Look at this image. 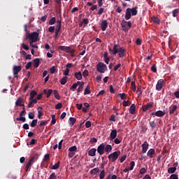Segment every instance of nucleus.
<instances>
[{"label":"nucleus","instance_id":"1","mask_svg":"<svg viewBox=\"0 0 179 179\" xmlns=\"http://www.w3.org/2000/svg\"><path fill=\"white\" fill-rule=\"evenodd\" d=\"M138 15V7H134L132 8H127L124 18L126 20H129L132 16H136Z\"/></svg>","mask_w":179,"mask_h":179},{"label":"nucleus","instance_id":"2","mask_svg":"<svg viewBox=\"0 0 179 179\" xmlns=\"http://www.w3.org/2000/svg\"><path fill=\"white\" fill-rule=\"evenodd\" d=\"M38 33L34 31L31 34H27L26 39L29 40V44H33V43H36L37 40H38Z\"/></svg>","mask_w":179,"mask_h":179},{"label":"nucleus","instance_id":"3","mask_svg":"<svg viewBox=\"0 0 179 179\" xmlns=\"http://www.w3.org/2000/svg\"><path fill=\"white\" fill-rule=\"evenodd\" d=\"M120 155H121V151H120V150L115 151V152L110 153L108 156V159L110 162V163H115V162H117V159H118V157H120Z\"/></svg>","mask_w":179,"mask_h":179},{"label":"nucleus","instance_id":"4","mask_svg":"<svg viewBox=\"0 0 179 179\" xmlns=\"http://www.w3.org/2000/svg\"><path fill=\"white\" fill-rule=\"evenodd\" d=\"M37 159H38V157L37 155H34L31 158H30L29 161L27 162L26 166H25V171H30V169H31V166L37 162Z\"/></svg>","mask_w":179,"mask_h":179},{"label":"nucleus","instance_id":"5","mask_svg":"<svg viewBox=\"0 0 179 179\" xmlns=\"http://www.w3.org/2000/svg\"><path fill=\"white\" fill-rule=\"evenodd\" d=\"M96 71L99 73H104L107 71V65L101 62H99L96 65Z\"/></svg>","mask_w":179,"mask_h":179},{"label":"nucleus","instance_id":"6","mask_svg":"<svg viewBox=\"0 0 179 179\" xmlns=\"http://www.w3.org/2000/svg\"><path fill=\"white\" fill-rule=\"evenodd\" d=\"M166 85V81L163 79H159L156 85V90L160 92L163 89V87Z\"/></svg>","mask_w":179,"mask_h":179},{"label":"nucleus","instance_id":"7","mask_svg":"<svg viewBox=\"0 0 179 179\" xmlns=\"http://www.w3.org/2000/svg\"><path fill=\"white\" fill-rule=\"evenodd\" d=\"M22 71V66H14L13 69L14 78H18L19 73Z\"/></svg>","mask_w":179,"mask_h":179},{"label":"nucleus","instance_id":"8","mask_svg":"<svg viewBox=\"0 0 179 179\" xmlns=\"http://www.w3.org/2000/svg\"><path fill=\"white\" fill-rule=\"evenodd\" d=\"M106 149V145H104V143H101L98 148H97V152L100 155V156L104 155V152Z\"/></svg>","mask_w":179,"mask_h":179},{"label":"nucleus","instance_id":"9","mask_svg":"<svg viewBox=\"0 0 179 179\" xmlns=\"http://www.w3.org/2000/svg\"><path fill=\"white\" fill-rule=\"evenodd\" d=\"M141 147L143 153H146L148 152V149H149V143H148V141H145L141 145Z\"/></svg>","mask_w":179,"mask_h":179},{"label":"nucleus","instance_id":"10","mask_svg":"<svg viewBox=\"0 0 179 179\" xmlns=\"http://www.w3.org/2000/svg\"><path fill=\"white\" fill-rule=\"evenodd\" d=\"M125 52H126V50L125 48H124L123 47H121L118 49V56H119V58H124V57H125Z\"/></svg>","mask_w":179,"mask_h":179},{"label":"nucleus","instance_id":"11","mask_svg":"<svg viewBox=\"0 0 179 179\" xmlns=\"http://www.w3.org/2000/svg\"><path fill=\"white\" fill-rule=\"evenodd\" d=\"M107 27H108V22H107V20H104L101 23V29L102 31H106V30H107Z\"/></svg>","mask_w":179,"mask_h":179},{"label":"nucleus","instance_id":"12","mask_svg":"<svg viewBox=\"0 0 179 179\" xmlns=\"http://www.w3.org/2000/svg\"><path fill=\"white\" fill-rule=\"evenodd\" d=\"M117 138V129H113L110 134V141H114Z\"/></svg>","mask_w":179,"mask_h":179},{"label":"nucleus","instance_id":"13","mask_svg":"<svg viewBox=\"0 0 179 179\" xmlns=\"http://www.w3.org/2000/svg\"><path fill=\"white\" fill-rule=\"evenodd\" d=\"M156 155V152L155 151V149H153V148H150L147 153V156L148 157H150V159H152L153 155Z\"/></svg>","mask_w":179,"mask_h":179},{"label":"nucleus","instance_id":"14","mask_svg":"<svg viewBox=\"0 0 179 179\" xmlns=\"http://www.w3.org/2000/svg\"><path fill=\"white\" fill-rule=\"evenodd\" d=\"M136 106L135 105V103L131 104V106L129 108L130 114H132L133 115H134V114H136Z\"/></svg>","mask_w":179,"mask_h":179},{"label":"nucleus","instance_id":"15","mask_svg":"<svg viewBox=\"0 0 179 179\" xmlns=\"http://www.w3.org/2000/svg\"><path fill=\"white\" fill-rule=\"evenodd\" d=\"M153 104L152 103H148L146 105L143 106V111L146 112L148 109L152 108Z\"/></svg>","mask_w":179,"mask_h":179},{"label":"nucleus","instance_id":"16","mask_svg":"<svg viewBox=\"0 0 179 179\" xmlns=\"http://www.w3.org/2000/svg\"><path fill=\"white\" fill-rule=\"evenodd\" d=\"M59 164H61V162H57L55 165L51 164L49 167L51 170H57V169H59Z\"/></svg>","mask_w":179,"mask_h":179},{"label":"nucleus","instance_id":"17","mask_svg":"<svg viewBox=\"0 0 179 179\" xmlns=\"http://www.w3.org/2000/svg\"><path fill=\"white\" fill-rule=\"evenodd\" d=\"M74 76H75L76 79H77V80H82V79H83V76H82V72H80V71L76 72L74 73Z\"/></svg>","mask_w":179,"mask_h":179},{"label":"nucleus","instance_id":"18","mask_svg":"<svg viewBox=\"0 0 179 179\" xmlns=\"http://www.w3.org/2000/svg\"><path fill=\"white\" fill-rule=\"evenodd\" d=\"M22 104H23V99H22V97L17 98L15 101L16 107H22Z\"/></svg>","mask_w":179,"mask_h":179},{"label":"nucleus","instance_id":"19","mask_svg":"<svg viewBox=\"0 0 179 179\" xmlns=\"http://www.w3.org/2000/svg\"><path fill=\"white\" fill-rule=\"evenodd\" d=\"M178 106L177 105H173L169 107V114H174V112L176 111Z\"/></svg>","mask_w":179,"mask_h":179},{"label":"nucleus","instance_id":"20","mask_svg":"<svg viewBox=\"0 0 179 179\" xmlns=\"http://www.w3.org/2000/svg\"><path fill=\"white\" fill-rule=\"evenodd\" d=\"M96 152H97V150L96 148H92L88 151V155L91 156V157H93L96 156Z\"/></svg>","mask_w":179,"mask_h":179},{"label":"nucleus","instance_id":"21","mask_svg":"<svg viewBox=\"0 0 179 179\" xmlns=\"http://www.w3.org/2000/svg\"><path fill=\"white\" fill-rule=\"evenodd\" d=\"M30 101L28 104V108H31V107H34L33 104H37V99H29Z\"/></svg>","mask_w":179,"mask_h":179},{"label":"nucleus","instance_id":"22","mask_svg":"<svg viewBox=\"0 0 179 179\" xmlns=\"http://www.w3.org/2000/svg\"><path fill=\"white\" fill-rule=\"evenodd\" d=\"M156 117H164L166 115V112L163 110H158L155 112Z\"/></svg>","mask_w":179,"mask_h":179},{"label":"nucleus","instance_id":"23","mask_svg":"<svg viewBox=\"0 0 179 179\" xmlns=\"http://www.w3.org/2000/svg\"><path fill=\"white\" fill-rule=\"evenodd\" d=\"M40 66V59L36 58L34 59V68H38Z\"/></svg>","mask_w":179,"mask_h":179},{"label":"nucleus","instance_id":"24","mask_svg":"<svg viewBox=\"0 0 179 179\" xmlns=\"http://www.w3.org/2000/svg\"><path fill=\"white\" fill-rule=\"evenodd\" d=\"M43 117V107L38 106V118L41 119Z\"/></svg>","mask_w":179,"mask_h":179},{"label":"nucleus","instance_id":"25","mask_svg":"<svg viewBox=\"0 0 179 179\" xmlns=\"http://www.w3.org/2000/svg\"><path fill=\"white\" fill-rule=\"evenodd\" d=\"M75 122H76V118L75 117H70L69 120V124L71 127H73L75 125Z\"/></svg>","mask_w":179,"mask_h":179},{"label":"nucleus","instance_id":"26","mask_svg":"<svg viewBox=\"0 0 179 179\" xmlns=\"http://www.w3.org/2000/svg\"><path fill=\"white\" fill-rule=\"evenodd\" d=\"M118 47H120V45L118 44H115L113 45V55H117V54H118Z\"/></svg>","mask_w":179,"mask_h":179},{"label":"nucleus","instance_id":"27","mask_svg":"<svg viewBox=\"0 0 179 179\" xmlns=\"http://www.w3.org/2000/svg\"><path fill=\"white\" fill-rule=\"evenodd\" d=\"M111 150H113V147L111 146V145L108 144L105 146V152H106V153H110Z\"/></svg>","mask_w":179,"mask_h":179},{"label":"nucleus","instance_id":"28","mask_svg":"<svg viewBox=\"0 0 179 179\" xmlns=\"http://www.w3.org/2000/svg\"><path fill=\"white\" fill-rule=\"evenodd\" d=\"M85 86V83L82 82L81 84L79 85L78 90H77V93L79 94L82 90H83V87Z\"/></svg>","mask_w":179,"mask_h":179},{"label":"nucleus","instance_id":"29","mask_svg":"<svg viewBox=\"0 0 179 179\" xmlns=\"http://www.w3.org/2000/svg\"><path fill=\"white\" fill-rule=\"evenodd\" d=\"M53 94H54L55 99H57V100L61 99V96H59V94L58 93V90H53Z\"/></svg>","mask_w":179,"mask_h":179},{"label":"nucleus","instance_id":"30","mask_svg":"<svg viewBox=\"0 0 179 179\" xmlns=\"http://www.w3.org/2000/svg\"><path fill=\"white\" fill-rule=\"evenodd\" d=\"M152 20L153 23H156L157 24H160V19H159V17L153 16L152 17Z\"/></svg>","mask_w":179,"mask_h":179},{"label":"nucleus","instance_id":"31","mask_svg":"<svg viewBox=\"0 0 179 179\" xmlns=\"http://www.w3.org/2000/svg\"><path fill=\"white\" fill-rule=\"evenodd\" d=\"M176 170H177V168L176 166L170 167L168 169V173H169V174H173V173H176Z\"/></svg>","mask_w":179,"mask_h":179},{"label":"nucleus","instance_id":"32","mask_svg":"<svg viewBox=\"0 0 179 179\" xmlns=\"http://www.w3.org/2000/svg\"><path fill=\"white\" fill-rule=\"evenodd\" d=\"M35 96H37V92L34 90H32L30 93L29 100L34 99Z\"/></svg>","mask_w":179,"mask_h":179},{"label":"nucleus","instance_id":"33","mask_svg":"<svg viewBox=\"0 0 179 179\" xmlns=\"http://www.w3.org/2000/svg\"><path fill=\"white\" fill-rule=\"evenodd\" d=\"M92 93V91H90V86L87 85L84 91V95L86 96V94H90Z\"/></svg>","mask_w":179,"mask_h":179},{"label":"nucleus","instance_id":"34","mask_svg":"<svg viewBox=\"0 0 179 179\" xmlns=\"http://www.w3.org/2000/svg\"><path fill=\"white\" fill-rule=\"evenodd\" d=\"M52 120L50 122V125H55L56 122H57V119L55 118V115H52Z\"/></svg>","mask_w":179,"mask_h":179},{"label":"nucleus","instance_id":"35","mask_svg":"<svg viewBox=\"0 0 179 179\" xmlns=\"http://www.w3.org/2000/svg\"><path fill=\"white\" fill-rule=\"evenodd\" d=\"M178 8H176L172 11V15L173 17H177V16H178Z\"/></svg>","mask_w":179,"mask_h":179},{"label":"nucleus","instance_id":"36","mask_svg":"<svg viewBox=\"0 0 179 179\" xmlns=\"http://www.w3.org/2000/svg\"><path fill=\"white\" fill-rule=\"evenodd\" d=\"M99 171V168H94L90 171V173H91V174H94L96 176V175H97Z\"/></svg>","mask_w":179,"mask_h":179},{"label":"nucleus","instance_id":"37","mask_svg":"<svg viewBox=\"0 0 179 179\" xmlns=\"http://www.w3.org/2000/svg\"><path fill=\"white\" fill-rule=\"evenodd\" d=\"M106 177V171L102 170L99 174V179H104Z\"/></svg>","mask_w":179,"mask_h":179},{"label":"nucleus","instance_id":"38","mask_svg":"<svg viewBox=\"0 0 179 179\" xmlns=\"http://www.w3.org/2000/svg\"><path fill=\"white\" fill-rule=\"evenodd\" d=\"M131 89L133 92L136 91V85L135 84V81H132L131 84Z\"/></svg>","mask_w":179,"mask_h":179},{"label":"nucleus","instance_id":"39","mask_svg":"<svg viewBox=\"0 0 179 179\" xmlns=\"http://www.w3.org/2000/svg\"><path fill=\"white\" fill-rule=\"evenodd\" d=\"M67 79H68L67 76L63 77L62 79H61V80H60L61 85H65L66 83Z\"/></svg>","mask_w":179,"mask_h":179},{"label":"nucleus","instance_id":"40","mask_svg":"<svg viewBox=\"0 0 179 179\" xmlns=\"http://www.w3.org/2000/svg\"><path fill=\"white\" fill-rule=\"evenodd\" d=\"M17 121H22V122H26V117L23 116H20L19 117L16 118Z\"/></svg>","mask_w":179,"mask_h":179},{"label":"nucleus","instance_id":"41","mask_svg":"<svg viewBox=\"0 0 179 179\" xmlns=\"http://www.w3.org/2000/svg\"><path fill=\"white\" fill-rule=\"evenodd\" d=\"M149 124H150V127H151L152 129H155V128H156V125H157L156 122L152 121V122H150Z\"/></svg>","mask_w":179,"mask_h":179},{"label":"nucleus","instance_id":"42","mask_svg":"<svg viewBox=\"0 0 179 179\" xmlns=\"http://www.w3.org/2000/svg\"><path fill=\"white\" fill-rule=\"evenodd\" d=\"M61 26H62L61 22H59V24H57L56 29H55V33L59 34V31H61Z\"/></svg>","mask_w":179,"mask_h":179},{"label":"nucleus","instance_id":"43","mask_svg":"<svg viewBox=\"0 0 179 179\" xmlns=\"http://www.w3.org/2000/svg\"><path fill=\"white\" fill-rule=\"evenodd\" d=\"M36 125H37V119L33 120L30 124L31 128H34V127H36Z\"/></svg>","mask_w":179,"mask_h":179},{"label":"nucleus","instance_id":"44","mask_svg":"<svg viewBox=\"0 0 179 179\" xmlns=\"http://www.w3.org/2000/svg\"><path fill=\"white\" fill-rule=\"evenodd\" d=\"M121 26H122L123 31L127 32V31H128L129 30L128 29V25L127 24H121Z\"/></svg>","mask_w":179,"mask_h":179},{"label":"nucleus","instance_id":"45","mask_svg":"<svg viewBox=\"0 0 179 179\" xmlns=\"http://www.w3.org/2000/svg\"><path fill=\"white\" fill-rule=\"evenodd\" d=\"M55 22H56V18L55 17H53L50 20L49 24L50 25L55 24Z\"/></svg>","mask_w":179,"mask_h":179},{"label":"nucleus","instance_id":"46","mask_svg":"<svg viewBox=\"0 0 179 179\" xmlns=\"http://www.w3.org/2000/svg\"><path fill=\"white\" fill-rule=\"evenodd\" d=\"M151 71L154 72V73H156V72H157V66H156V64H153L151 66Z\"/></svg>","mask_w":179,"mask_h":179},{"label":"nucleus","instance_id":"47","mask_svg":"<svg viewBox=\"0 0 179 179\" xmlns=\"http://www.w3.org/2000/svg\"><path fill=\"white\" fill-rule=\"evenodd\" d=\"M69 150L72 152H76V150H78V148L76 145H74V146L69 148Z\"/></svg>","mask_w":179,"mask_h":179},{"label":"nucleus","instance_id":"48","mask_svg":"<svg viewBox=\"0 0 179 179\" xmlns=\"http://www.w3.org/2000/svg\"><path fill=\"white\" fill-rule=\"evenodd\" d=\"M134 167H135V162L131 161L130 162V167L129 168V170H130V171L134 170Z\"/></svg>","mask_w":179,"mask_h":179},{"label":"nucleus","instance_id":"49","mask_svg":"<svg viewBox=\"0 0 179 179\" xmlns=\"http://www.w3.org/2000/svg\"><path fill=\"white\" fill-rule=\"evenodd\" d=\"M119 96L122 100H125V99H127V94L125 93L119 94Z\"/></svg>","mask_w":179,"mask_h":179},{"label":"nucleus","instance_id":"50","mask_svg":"<svg viewBox=\"0 0 179 179\" xmlns=\"http://www.w3.org/2000/svg\"><path fill=\"white\" fill-rule=\"evenodd\" d=\"M126 159H127V155H126L122 156L120 159V163H124V162H125Z\"/></svg>","mask_w":179,"mask_h":179},{"label":"nucleus","instance_id":"51","mask_svg":"<svg viewBox=\"0 0 179 179\" xmlns=\"http://www.w3.org/2000/svg\"><path fill=\"white\" fill-rule=\"evenodd\" d=\"M83 76L84 78H86V76H89V71L87 69L84 70V71L83 72Z\"/></svg>","mask_w":179,"mask_h":179},{"label":"nucleus","instance_id":"52","mask_svg":"<svg viewBox=\"0 0 179 179\" xmlns=\"http://www.w3.org/2000/svg\"><path fill=\"white\" fill-rule=\"evenodd\" d=\"M48 160H50V154L45 155L43 162H47Z\"/></svg>","mask_w":179,"mask_h":179},{"label":"nucleus","instance_id":"53","mask_svg":"<svg viewBox=\"0 0 179 179\" xmlns=\"http://www.w3.org/2000/svg\"><path fill=\"white\" fill-rule=\"evenodd\" d=\"M48 124V121H41V123L39 124V127H43L44 125H47Z\"/></svg>","mask_w":179,"mask_h":179},{"label":"nucleus","instance_id":"54","mask_svg":"<svg viewBox=\"0 0 179 179\" xmlns=\"http://www.w3.org/2000/svg\"><path fill=\"white\" fill-rule=\"evenodd\" d=\"M104 13V8L101 7L97 13V15H103Z\"/></svg>","mask_w":179,"mask_h":179},{"label":"nucleus","instance_id":"55","mask_svg":"<svg viewBox=\"0 0 179 179\" xmlns=\"http://www.w3.org/2000/svg\"><path fill=\"white\" fill-rule=\"evenodd\" d=\"M61 108H62V103H58L55 106V109H56V110H61Z\"/></svg>","mask_w":179,"mask_h":179},{"label":"nucleus","instance_id":"56","mask_svg":"<svg viewBox=\"0 0 179 179\" xmlns=\"http://www.w3.org/2000/svg\"><path fill=\"white\" fill-rule=\"evenodd\" d=\"M48 31L50 33H54V31H55V27H54V26L50 27L48 28Z\"/></svg>","mask_w":179,"mask_h":179},{"label":"nucleus","instance_id":"57","mask_svg":"<svg viewBox=\"0 0 179 179\" xmlns=\"http://www.w3.org/2000/svg\"><path fill=\"white\" fill-rule=\"evenodd\" d=\"M76 87H78V85L74 83L70 89L72 90V92H75V90H76Z\"/></svg>","mask_w":179,"mask_h":179},{"label":"nucleus","instance_id":"58","mask_svg":"<svg viewBox=\"0 0 179 179\" xmlns=\"http://www.w3.org/2000/svg\"><path fill=\"white\" fill-rule=\"evenodd\" d=\"M49 179H57V175L55 173H52L49 177Z\"/></svg>","mask_w":179,"mask_h":179},{"label":"nucleus","instance_id":"59","mask_svg":"<svg viewBox=\"0 0 179 179\" xmlns=\"http://www.w3.org/2000/svg\"><path fill=\"white\" fill-rule=\"evenodd\" d=\"M46 94H47L46 95L47 99L50 98V96L52 94V90H48Z\"/></svg>","mask_w":179,"mask_h":179},{"label":"nucleus","instance_id":"60","mask_svg":"<svg viewBox=\"0 0 179 179\" xmlns=\"http://www.w3.org/2000/svg\"><path fill=\"white\" fill-rule=\"evenodd\" d=\"M90 127H92V122L90 121H87L85 122V127L86 128H90Z\"/></svg>","mask_w":179,"mask_h":179},{"label":"nucleus","instance_id":"61","mask_svg":"<svg viewBox=\"0 0 179 179\" xmlns=\"http://www.w3.org/2000/svg\"><path fill=\"white\" fill-rule=\"evenodd\" d=\"M31 62H28L25 66L26 69H30V68H31Z\"/></svg>","mask_w":179,"mask_h":179},{"label":"nucleus","instance_id":"62","mask_svg":"<svg viewBox=\"0 0 179 179\" xmlns=\"http://www.w3.org/2000/svg\"><path fill=\"white\" fill-rule=\"evenodd\" d=\"M170 179H178V175L177 174H172L171 175Z\"/></svg>","mask_w":179,"mask_h":179},{"label":"nucleus","instance_id":"63","mask_svg":"<svg viewBox=\"0 0 179 179\" xmlns=\"http://www.w3.org/2000/svg\"><path fill=\"white\" fill-rule=\"evenodd\" d=\"M55 71H56V69H55V66H52L50 68V72L52 74L55 73Z\"/></svg>","mask_w":179,"mask_h":179},{"label":"nucleus","instance_id":"64","mask_svg":"<svg viewBox=\"0 0 179 179\" xmlns=\"http://www.w3.org/2000/svg\"><path fill=\"white\" fill-rule=\"evenodd\" d=\"M174 96L176 99H179V90L174 92Z\"/></svg>","mask_w":179,"mask_h":179}]
</instances>
